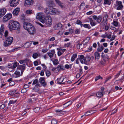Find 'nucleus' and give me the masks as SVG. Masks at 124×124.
I'll use <instances>...</instances> for the list:
<instances>
[{"label":"nucleus","mask_w":124,"mask_h":124,"mask_svg":"<svg viewBox=\"0 0 124 124\" xmlns=\"http://www.w3.org/2000/svg\"><path fill=\"white\" fill-rule=\"evenodd\" d=\"M44 16L43 13L41 12L38 13L37 14L36 18L39 20L42 23L43 22V21L44 19Z\"/></svg>","instance_id":"6"},{"label":"nucleus","mask_w":124,"mask_h":124,"mask_svg":"<svg viewBox=\"0 0 124 124\" xmlns=\"http://www.w3.org/2000/svg\"><path fill=\"white\" fill-rule=\"evenodd\" d=\"M57 69L58 71H60L61 70H64V69L63 68V65L62 64H60L58 65L57 66Z\"/></svg>","instance_id":"28"},{"label":"nucleus","mask_w":124,"mask_h":124,"mask_svg":"<svg viewBox=\"0 0 124 124\" xmlns=\"http://www.w3.org/2000/svg\"><path fill=\"white\" fill-rule=\"evenodd\" d=\"M72 103V101H70L63 105V107L64 108H66L68 106L71 104Z\"/></svg>","instance_id":"26"},{"label":"nucleus","mask_w":124,"mask_h":124,"mask_svg":"<svg viewBox=\"0 0 124 124\" xmlns=\"http://www.w3.org/2000/svg\"><path fill=\"white\" fill-rule=\"evenodd\" d=\"M33 0H25L24 6L27 7L30 6L33 4Z\"/></svg>","instance_id":"10"},{"label":"nucleus","mask_w":124,"mask_h":124,"mask_svg":"<svg viewBox=\"0 0 124 124\" xmlns=\"http://www.w3.org/2000/svg\"><path fill=\"white\" fill-rule=\"evenodd\" d=\"M38 82V80L37 79H35L33 81L32 85H34L37 84Z\"/></svg>","instance_id":"53"},{"label":"nucleus","mask_w":124,"mask_h":124,"mask_svg":"<svg viewBox=\"0 0 124 124\" xmlns=\"http://www.w3.org/2000/svg\"><path fill=\"white\" fill-rule=\"evenodd\" d=\"M34 91L35 92H38L39 90V88L37 87H35L33 88Z\"/></svg>","instance_id":"50"},{"label":"nucleus","mask_w":124,"mask_h":124,"mask_svg":"<svg viewBox=\"0 0 124 124\" xmlns=\"http://www.w3.org/2000/svg\"><path fill=\"white\" fill-rule=\"evenodd\" d=\"M62 26V24L60 23H58L56 24L54 27L55 30H59L61 29Z\"/></svg>","instance_id":"19"},{"label":"nucleus","mask_w":124,"mask_h":124,"mask_svg":"<svg viewBox=\"0 0 124 124\" xmlns=\"http://www.w3.org/2000/svg\"><path fill=\"white\" fill-rule=\"evenodd\" d=\"M13 40V38L12 37H9L6 39L4 42V45L5 46H7L10 45Z\"/></svg>","instance_id":"4"},{"label":"nucleus","mask_w":124,"mask_h":124,"mask_svg":"<svg viewBox=\"0 0 124 124\" xmlns=\"http://www.w3.org/2000/svg\"><path fill=\"white\" fill-rule=\"evenodd\" d=\"M29 61V59L27 58H25L23 60L19 61V62L21 64L27 63Z\"/></svg>","instance_id":"25"},{"label":"nucleus","mask_w":124,"mask_h":124,"mask_svg":"<svg viewBox=\"0 0 124 124\" xmlns=\"http://www.w3.org/2000/svg\"><path fill=\"white\" fill-rule=\"evenodd\" d=\"M121 72V70L119 71V72L118 73H117V74L115 76V78H118V76H119L120 75V73Z\"/></svg>","instance_id":"60"},{"label":"nucleus","mask_w":124,"mask_h":124,"mask_svg":"<svg viewBox=\"0 0 124 124\" xmlns=\"http://www.w3.org/2000/svg\"><path fill=\"white\" fill-rule=\"evenodd\" d=\"M81 63L82 64H87V63L86 60V59L85 58L82 59L81 61H80Z\"/></svg>","instance_id":"39"},{"label":"nucleus","mask_w":124,"mask_h":124,"mask_svg":"<svg viewBox=\"0 0 124 124\" xmlns=\"http://www.w3.org/2000/svg\"><path fill=\"white\" fill-rule=\"evenodd\" d=\"M54 8L52 7H48L46 8L44 10V12L46 14L53 15Z\"/></svg>","instance_id":"5"},{"label":"nucleus","mask_w":124,"mask_h":124,"mask_svg":"<svg viewBox=\"0 0 124 124\" xmlns=\"http://www.w3.org/2000/svg\"><path fill=\"white\" fill-rule=\"evenodd\" d=\"M12 17V15L11 14L9 13L3 17V22H5L10 19Z\"/></svg>","instance_id":"9"},{"label":"nucleus","mask_w":124,"mask_h":124,"mask_svg":"<svg viewBox=\"0 0 124 124\" xmlns=\"http://www.w3.org/2000/svg\"><path fill=\"white\" fill-rule=\"evenodd\" d=\"M63 53L61 52L60 51H58L57 52L58 55V56H60Z\"/></svg>","instance_id":"64"},{"label":"nucleus","mask_w":124,"mask_h":124,"mask_svg":"<svg viewBox=\"0 0 124 124\" xmlns=\"http://www.w3.org/2000/svg\"><path fill=\"white\" fill-rule=\"evenodd\" d=\"M7 10L5 8L0 9V17H1L5 14Z\"/></svg>","instance_id":"17"},{"label":"nucleus","mask_w":124,"mask_h":124,"mask_svg":"<svg viewBox=\"0 0 124 124\" xmlns=\"http://www.w3.org/2000/svg\"><path fill=\"white\" fill-rule=\"evenodd\" d=\"M95 58V60H98L100 57V54L98 52H96L94 53Z\"/></svg>","instance_id":"23"},{"label":"nucleus","mask_w":124,"mask_h":124,"mask_svg":"<svg viewBox=\"0 0 124 124\" xmlns=\"http://www.w3.org/2000/svg\"><path fill=\"white\" fill-rule=\"evenodd\" d=\"M102 79V78L101 77L100 75H99L98 76H96L95 78V81H97V80H98L99 79Z\"/></svg>","instance_id":"43"},{"label":"nucleus","mask_w":124,"mask_h":124,"mask_svg":"<svg viewBox=\"0 0 124 124\" xmlns=\"http://www.w3.org/2000/svg\"><path fill=\"white\" fill-rule=\"evenodd\" d=\"M65 68L68 69L69 68L70 69L71 68V66L70 65L69 66L68 64H66L65 65Z\"/></svg>","instance_id":"48"},{"label":"nucleus","mask_w":124,"mask_h":124,"mask_svg":"<svg viewBox=\"0 0 124 124\" xmlns=\"http://www.w3.org/2000/svg\"><path fill=\"white\" fill-rule=\"evenodd\" d=\"M57 4L60 6L61 8H65L66 6L63 3H62L59 0H55Z\"/></svg>","instance_id":"13"},{"label":"nucleus","mask_w":124,"mask_h":124,"mask_svg":"<svg viewBox=\"0 0 124 124\" xmlns=\"http://www.w3.org/2000/svg\"><path fill=\"white\" fill-rule=\"evenodd\" d=\"M53 12V15L55 14H58L60 13V11L58 9H56L55 8H54V12Z\"/></svg>","instance_id":"29"},{"label":"nucleus","mask_w":124,"mask_h":124,"mask_svg":"<svg viewBox=\"0 0 124 124\" xmlns=\"http://www.w3.org/2000/svg\"><path fill=\"white\" fill-rule=\"evenodd\" d=\"M71 43L70 42L68 43H65L64 45V46L65 47H69L70 46Z\"/></svg>","instance_id":"41"},{"label":"nucleus","mask_w":124,"mask_h":124,"mask_svg":"<svg viewBox=\"0 0 124 124\" xmlns=\"http://www.w3.org/2000/svg\"><path fill=\"white\" fill-rule=\"evenodd\" d=\"M105 56L106 58L105 61H107L109 59V57L107 54H106L105 55Z\"/></svg>","instance_id":"59"},{"label":"nucleus","mask_w":124,"mask_h":124,"mask_svg":"<svg viewBox=\"0 0 124 124\" xmlns=\"http://www.w3.org/2000/svg\"><path fill=\"white\" fill-rule=\"evenodd\" d=\"M85 59L87 63L90 62L91 60L90 57L89 56H87L86 57Z\"/></svg>","instance_id":"47"},{"label":"nucleus","mask_w":124,"mask_h":124,"mask_svg":"<svg viewBox=\"0 0 124 124\" xmlns=\"http://www.w3.org/2000/svg\"><path fill=\"white\" fill-rule=\"evenodd\" d=\"M55 39V38L54 37H52L50 39H49L48 40L49 41H53Z\"/></svg>","instance_id":"58"},{"label":"nucleus","mask_w":124,"mask_h":124,"mask_svg":"<svg viewBox=\"0 0 124 124\" xmlns=\"http://www.w3.org/2000/svg\"><path fill=\"white\" fill-rule=\"evenodd\" d=\"M80 32V30L79 29H75V33L76 34H79Z\"/></svg>","instance_id":"44"},{"label":"nucleus","mask_w":124,"mask_h":124,"mask_svg":"<svg viewBox=\"0 0 124 124\" xmlns=\"http://www.w3.org/2000/svg\"><path fill=\"white\" fill-rule=\"evenodd\" d=\"M90 39V38L89 37H87L86 39H85V40H84L83 41V42H85V43L83 44V45H86L87 43H88V42L89 41V40Z\"/></svg>","instance_id":"31"},{"label":"nucleus","mask_w":124,"mask_h":124,"mask_svg":"<svg viewBox=\"0 0 124 124\" xmlns=\"http://www.w3.org/2000/svg\"><path fill=\"white\" fill-rule=\"evenodd\" d=\"M108 16L107 15H105L103 17V20L101 23V24L102 25H105L107 24Z\"/></svg>","instance_id":"15"},{"label":"nucleus","mask_w":124,"mask_h":124,"mask_svg":"<svg viewBox=\"0 0 124 124\" xmlns=\"http://www.w3.org/2000/svg\"><path fill=\"white\" fill-rule=\"evenodd\" d=\"M64 78H62V77H61L59 79V80H58L57 83L61 84H63L64 83H62V82Z\"/></svg>","instance_id":"32"},{"label":"nucleus","mask_w":124,"mask_h":124,"mask_svg":"<svg viewBox=\"0 0 124 124\" xmlns=\"http://www.w3.org/2000/svg\"><path fill=\"white\" fill-rule=\"evenodd\" d=\"M84 58V57L83 55H80V57L79 58L80 61Z\"/></svg>","instance_id":"56"},{"label":"nucleus","mask_w":124,"mask_h":124,"mask_svg":"<svg viewBox=\"0 0 124 124\" xmlns=\"http://www.w3.org/2000/svg\"><path fill=\"white\" fill-rule=\"evenodd\" d=\"M57 123V120L55 119H53L51 121V124H56Z\"/></svg>","instance_id":"42"},{"label":"nucleus","mask_w":124,"mask_h":124,"mask_svg":"<svg viewBox=\"0 0 124 124\" xmlns=\"http://www.w3.org/2000/svg\"><path fill=\"white\" fill-rule=\"evenodd\" d=\"M88 18L89 20L90 24L92 26H94L97 24L96 22L94 21L92 18L89 17Z\"/></svg>","instance_id":"14"},{"label":"nucleus","mask_w":124,"mask_h":124,"mask_svg":"<svg viewBox=\"0 0 124 124\" xmlns=\"http://www.w3.org/2000/svg\"><path fill=\"white\" fill-rule=\"evenodd\" d=\"M23 26L24 28L27 30L30 34L34 35L35 33L36 29L31 23L25 22L24 23Z\"/></svg>","instance_id":"1"},{"label":"nucleus","mask_w":124,"mask_h":124,"mask_svg":"<svg viewBox=\"0 0 124 124\" xmlns=\"http://www.w3.org/2000/svg\"><path fill=\"white\" fill-rule=\"evenodd\" d=\"M20 0H11L10 1V5L11 7L16 6L20 1Z\"/></svg>","instance_id":"7"},{"label":"nucleus","mask_w":124,"mask_h":124,"mask_svg":"<svg viewBox=\"0 0 124 124\" xmlns=\"http://www.w3.org/2000/svg\"><path fill=\"white\" fill-rule=\"evenodd\" d=\"M92 17L94 20H96V22L99 23L101 22L102 17L101 16H97L96 15H94L92 16Z\"/></svg>","instance_id":"8"},{"label":"nucleus","mask_w":124,"mask_h":124,"mask_svg":"<svg viewBox=\"0 0 124 124\" xmlns=\"http://www.w3.org/2000/svg\"><path fill=\"white\" fill-rule=\"evenodd\" d=\"M8 31L6 30L5 31L4 34V36L5 37H7L8 35Z\"/></svg>","instance_id":"57"},{"label":"nucleus","mask_w":124,"mask_h":124,"mask_svg":"<svg viewBox=\"0 0 124 124\" xmlns=\"http://www.w3.org/2000/svg\"><path fill=\"white\" fill-rule=\"evenodd\" d=\"M17 62H15V63H14V64L13 65V68H16L17 66Z\"/></svg>","instance_id":"63"},{"label":"nucleus","mask_w":124,"mask_h":124,"mask_svg":"<svg viewBox=\"0 0 124 124\" xmlns=\"http://www.w3.org/2000/svg\"><path fill=\"white\" fill-rule=\"evenodd\" d=\"M112 77L111 76H109L108 77H107L106 79V80L104 82V83H106L108 81L111 79V78Z\"/></svg>","instance_id":"49"},{"label":"nucleus","mask_w":124,"mask_h":124,"mask_svg":"<svg viewBox=\"0 0 124 124\" xmlns=\"http://www.w3.org/2000/svg\"><path fill=\"white\" fill-rule=\"evenodd\" d=\"M27 90L24 88L22 90L21 92L23 93H24L27 92Z\"/></svg>","instance_id":"61"},{"label":"nucleus","mask_w":124,"mask_h":124,"mask_svg":"<svg viewBox=\"0 0 124 124\" xmlns=\"http://www.w3.org/2000/svg\"><path fill=\"white\" fill-rule=\"evenodd\" d=\"M17 101L16 100L13 101L11 100L10 101H9V103H8V105H10V104H14Z\"/></svg>","instance_id":"51"},{"label":"nucleus","mask_w":124,"mask_h":124,"mask_svg":"<svg viewBox=\"0 0 124 124\" xmlns=\"http://www.w3.org/2000/svg\"><path fill=\"white\" fill-rule=\"evenodd\" d=\"M15 74L17 75V77H19L20 76V73L19 71H16L15 73Z\"/></svg>","instance_id":"54"},{"label":"nucleus","mask_w":124,"mask_h":124,"mask_svg":"<svg viewBox=\"0 0 124 124\" xmlns=\"http://www.w3.org/2000/svg\"><path fill=\"white\" fill-rule=\"evenodd\" d=\"M43 22L42 23H45L46 25V26H49L52 23V18L50 16H47L45 17L43 20Z\"/></svg>","instance_id":"3"},{"label":"nucleus","mask_w":124,"mask_h":124,"mask_svg":"<svg viewBox=\"0 0 124 124\" xmlns=\"http://www.w3.org/2000/svg\"><path fill=\"white\" fill-rule=\"evenodd\" d=\"M105 94L104 92H98L96 94L97 96L98 97H102L103 95Z\"/></svg>","instance_id":"24"},{"label":"nucleus","mask_w":124,"mask_h":124,"mask_svg":"<svg viewBox=\"0 0 124 124\" xmlns=\"http://www.w3.org/2000/svg\"><path fill=\"white\" fill-rule=\"evenodd\" d=\"M20 26L18 22L10 20L9 22L8 27L10 29L16 30L19 29Z\"/></svg>","instance_id":"2"},{"label":"nucleus","mask_w":124,"mask_h":124,"mask_svg":"<svg viewBox=\"0 0 124 124\" xmlns=\"http://www.w3.org/2000/svg\"><path fill=\"white\" fill-rule=\"evenodd\" d=\"M116 6L117 7L116 9L117 10H121L123 7L122 3L121 1H116Z\"/></svg>","instance_id":"12"},{"label":"nucleus","mask_w":124,"mask_h":124,"mask_svg":"<svg viewBox=\"0 0 124 124\" xmlns=\"http://www.w3.org/2000/svg\"><path fill=\"white\" fill-rule=\"evenodd\" d=\"M5 106V105L4 104H3L0 107V108L1 109H2L4 108Z\"/></svg>","instance_id":"62"},{"label":"nucleus","mask_w":124,"mask_h":124,"mask_svg":"<svg viewBox=\"0 0 124 124\" xmlns=\"http://www.w3.org/2000/svg\"><path fill=\"white\" fill-rule=\"evenodd\" d=\"M39 80L40 83L42 84L43 86L46 85V83L45 82L44 78H40Z\"/></svg>","instance_id":"20"},{"label":"nucleus","mask_w":124,"mask_h":124,"mask_svg":"<svg viewBox=\"0 0 124 124\" xmlns=\"http://www.w3.org/2000/svg\"><path fill=\"white\" fill-rule=\"evenodd\" d=\"M4 31V25L3 24L1 25L0 30V38H1L2 36Z\"/></svg>","instance_id":"16"},{"label":"nucleus","mask_w":124,"mask_h":124,"mask_svg":"<svg viewBox=\"0 0 124 124\" xmlns=\"http://www.w3.org/2000/svg\"><path fill=\"white\" fill-rule=\"evenodd\" d=\"M83 27L85 28H88V29H90L91 28V27L90 25L87 24H84Z\"/></svg>","instance_id":"34"},{"label":"nucleus","mask_w":124,"mask_h":124,"mask_svg":"<svg viewBox=\"0 0 124 124\" xmlns=\"http://www.w3.org/2000/svg\"><path fill=\"white\" fill-rule=\"evenodd\" d=\"M15 84V82L13 81L11 82L9 84V86H13Z\"/></svg>","instance_id":"52"},{"label":"nucleus","mask_w":124,"mask_h":124,"mask_svg":"<svg viewBox=\"0 0 124 124\" xmlns=\"http://www.w3.org/2000/svg\"><path fill=\"white\" fill-rule=\"evenodd\" d=\"M104 47L102 46H100L98 48L97 50L98 52H101L104 49Z\"/></svg>","instance_id":"33"},{"label":"nucleus","mask_w":124,"mask_h":124,"mask_svg":"<svg viewBox=\"0 0 124 124\" xmlns=\"http://www.w3.org/2000/svg\"><path fill=\"white\" fill-rule=\"evenodd\" d=\"M53 63L54 65H56L58 64V60L57 59H55L53 61Z\"/></svg>","instance_id":"45"},{"label":"nucleus","mask_w":124,"mask_h":124,"mask_svg":"<svg viewBox=\"0 0 124 124\" xmlns=\"http://www.w3.org/2000/svg\"><path fill=\"white\" fill-rule=\"evenodd\" d=\"M32 43V42L30 41L26 43L23 45V47L26 48H27L30 47Z\"/></svg>","instance_id":"22"},{"label":"nucleus","mask_w":124,"mask_h":124,"mask_svg":"<svg viewBox=\"0 0 124 124\" xmlns=\"http://www.w3.org/2000/svg\"><path fill=\"white\" fill-rule=\"evenodd\" d=\"M92 111H87V112L85 113V116H87L88 115H90V114H89V113H91Z\"/></svg>","instance_id":"55"},{"label":"nucleus","mask_w":124,"mask_h":124,"mask_svg":"<svg viewBox=\"0 0 124 124\" xmlns=\"http://www.w3.org/2000/svg\"><path fill=\"white\" fill-rule=\"evenodd\" d=\"M46 76L47 77H48L50 76L51 73L50 71L47 70L46 71Z\"/></svg>","instance_id":"38"},{"label":"nucleus","mask_w":124,"mask_h":124,"mask_svg":"<svg viewBox=\"0 0 124 124\" xmlns=\"http://www.w3.org/2000/svg\"><path fill=\"white\" fill-rule=\"evenodd\" d=\"M77 54H73L71 58L70 59L71 61V62L74 61L75 60V58L77 57Z\"/></svg>","instance_id":"27"},{"label":"nucleus","mask_w":124,"mask_h":124,"mask_svg":"<svg viewBox=\"0 0 124 124\" xmlns=\"http://www.w3.org/2000/svg\"><path fill=\"white\" fill-rule=\"evenodd\" d=\"M111 2L110 0H104V4H108V5L110 4Z\"/></svg>","instance_id":"30"},{"label":"nucleus","mask_w":124,"mask_h":124,"mask_svg":"<svg viewBox=\"0 0 124 124\" xmlns=\"http://www.w3.org/2000/svg\"><path fill=\"white\" fill-rule=\"evenodd\" d=\"M55 111L57 112H58L60 114L63 113V112H65V111H63L62 110L59 109L56 110Z\"/></svg>","instance_id":"40"},{"label":"nucleus","mask_w":124,"mask_h":124,"mask_svg":"<svg viewBox=\"0 0 124 124\" xmlns=\"http://www.w3.org/2000/svg\"><path fill=\"white\" fill-rule=\"evenodd\" d=\"M39 108L38 107H37L35 108L34 109V112L36 113H37L39 111Z\"/></svg>","instance_id":"46"},{"label":"nucleus","mask_w":124,"mask_h":124,"mask_svg":"<svg viewBox=\"0 0 124 124\" xmlns=\"http://www.w3.org/2000/svg\"><path fill=\"white\" fill-rule=\"evenodd\" d=\"M55 53L54 50L53 49L51 50L50 52H48L47 53V54H48L50 58L52 57L54 55V54Z\"/></svg>","instance_id":"21"},{"label":"nucleus","mask_w":124,"mask_h":124,"mask_svg":"<svg viewBox=\"0 0 124 124\" xmlns=\"http://www.w3.org/2000/svg\"><path fill=\"white\" fill-rule=\"evenodd\" d=\"M38 56V54L37 53H34L32 55V57L34 59H36Z\"/></svg>","instance_id":"37"},{"label":"nucleus","mask_w":124,"mask_h":124,"mask_svg":"<svg viewBox=\"0 0 124 124\" xmlns=\"http://www.w3.org/2000/svg\"><path fill=\"white\" fill-rule=\"evenodd\" d=\"M25 67L26 65L25 64H24L23 65L18 66L17 68L18 69L21 70V74H22L25 69Z\"/></svg>","instance_id":"11"},{"label":"nucleus","mask_w":124,"mask_h":124,"mask_svg":"<svg viewBox=\"0 0 124 124\" xmlns=\"http://www.w3.org/2000/svg\"><path fill=\"white\" fill-rule=\"evenodd\" d=\"M32 10L30 9L27 10L26 11V13L27 14H31L32 13Z\"/></svg>","instance_id":"36"},{"label":"nucleus","mask_w":124,"mask_h":124,"mask_svg":"<svg viewBox=\"0 0 124 124\" xmlns=\"http://www.w3.org/2000/svg\"><path fill=\"white\" fill-rule=\"evenodd\" d=\"M113 24L114 25L115 27H117L118 26H120V25L118 24V23L116 21H113Z\"/></svg>","instance_id":"35"},{"label":"nucleus","mask_w":124,"mask_h":124,"mask_svg":"<svg viewBox=\"0 0 124 124\" xmlns=\"http://www.w3.org/2000/svg\"><path fill=\"white\" fill-rule=\"evenodd\" d=\"M20 8H16L15 9L13 12V14L15 16H16L19 14Z\"/></svg>","instance_id":"18"}]
</instances>
